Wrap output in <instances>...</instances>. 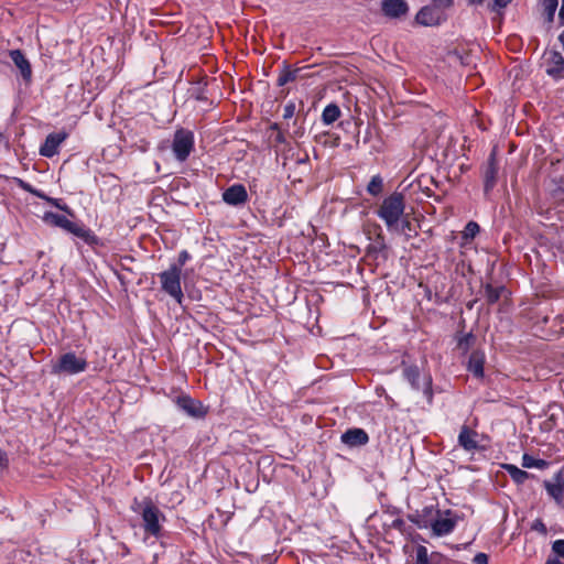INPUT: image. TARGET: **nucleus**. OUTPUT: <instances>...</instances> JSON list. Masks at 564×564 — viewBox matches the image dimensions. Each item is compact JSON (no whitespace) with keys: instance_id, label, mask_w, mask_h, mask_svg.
Segmentation results:
<instances>
[{"instance_id":"obj_1","label":"nucleus","mask_w":564,"mask_h":564,"mask_svg":"<svg viewBox=\"0 0 564 564\" xmlns=\"http://www.w3.org/2000/svg\"><path fill=\"white\" fill-rule=\"evenodd\" d=\"M405 197L400 192L387 196L377 210V216L383 220L387 229H394L405 215Z\"/></svg>"},{"instance_id":"obj_2","label":"nucleus","mask_w":564,"mask_h":564,"mask_svg":"<svg viewBox=\"0 0 564 564\" xmlns=\"http://www.w3.org/2000/svg\"><path fill=\"white\" fill-rule=\"evenodd\" d=\"M132 510L139 513L143 520V529L147 534L159 536L162 530L161 520L165 517L161 510L154 505L151 498H144L139 501L134 499Z\"/></svg>"},{"instance_id":"obj_3","label":"nucleus","mask_w":564,"mask_h":564,"mask_svg":"<svg viewBox=\"0 0 564 564\" xmlns=\"http://www.w3.org/2000/svg\"><path fill=\"white\" fill-rule=\"evenodd\" d=\"M182 270L176 264H172L167 270L159 274L161 288L170 296L175 299L177 303H182L183 291L181 286Z\"/></svg>"},{"instance_id":"obj_4","label":"nucleus","mask_w":564,"mask_h":564,"mask_svg":"<svg viewBox=\"0 0 564 564\" xmlns=\"http://www.w3.org/2000/svg\"><path fill=\"white\" fill-rule=\"evenodd\" d=\"M87 368V361L83 357L76 356L75 352L69 351L63 354L58 361L53 366V373H66L76 375L85 371Z\"/></svg>"},{"instance_id":"obj_5","label":"nucleus","mask_w":564,"mask_h":564,"mask_svg":"<svg viewBox=\"0 0 564 564\" xmlns=\"http://www.w3.org/2000/svg\"><path fill=\"white\" fill-rule=\"evenodd\" d=\"M194 148V134L192 131L185 129L176 130L172 143V150L175 158L184 162L191 154Z\"/></svg>"},{"instance_id":"obj_6","label":"nucleus","mask_w":564,"mask_h":564,"mask_svg":"<svg viewBox=\"0 0 564 564\" xmlns=\"http://www.w3.org/2000/svg\"><path fill=\"white\" fill-rule=\"evenodd\" d=\"M547 495L554 502L563 508L564 507V468H561L550 480L543 481Z\"/></svg>"},{"instance_id":"obj_7","label":"nucleus","mask_w":564,"mask_h":564,"mask_svg":"<svg viewBox=\"0 0 564 564\" xmlns=\"http://www.w3.org/2000/svg\"><path fill=\"white\" fill-rule=\"evenodd\" d=\"M175 404L180 410L192 417H204L207 413L206 409L198 400H195L187 394L176 397Z\"/></svg>"},{"instance_id":"obj_8","label":"nucleus","mask_w":564,"mask_h":564,"mask_svg":"<svg viewBox=\"0 0 564 564\" xmlns=\"http://www.w3.org/2000/svg\"><path fill=\"white\" fill-rule=\"evenodd\" d=\"M381 12L388 19H402L408 15L410 7L405 0H381Z\"/></svg>"},{"instance_id":"obj_9","label":"nucleus","mask_w":564,"mask_h":564,"mask_svg":"<svg viewBox=\"0 0 564 564\" xmlns=\"http://www.w3.org/2000/svg\"><path fill=\"white\" fill-rule=\"evenodd\" d=\"M445 513L447 517L441 518V511L436 510L437 518L431 519V529L436 536L449 534L457 524V517H449L452 514L451 510H447Z\"/></svg>"},{"instance_id":"obj_10","label":"nucleus","mask_w":564,"mask_h":564,"mask_svg":"<svg viewBox=\"0 0 564 564\" xmlns=\"http://www.w3.org/2000/svg\"><path fill=\"white\" fill-rule=\"evenodd\" d=\"M417 24L423 26H436L443 21V14L437 7L425 6L415 15Z\"/></svg>"},{"instance_id":"obj_11","label":"nucleus","mask_w":564,"mask_h":564,"mask_svg":"<svg viewBox=\"0 0 564 564\" xmlns=\"http://www.w3.org/2000/svg\"><path fill=\"white\" fill-rule=\"evenodd\" d=\"M223 200L231 206H239L248 200V193L242 184H234L223 193Z\"/></svg>"},{"instance_id":"obj_12","label":"nucleus","mask_w":564,"mask_h":564,"mask_svg":"<svg viewBox=\"0 0 564 564\" xmlns=\"http://www.w3.org/2000/svg\"><path fill=\"white\" fill-rule=\"evenodd\" d=\"M498 175V163L496 160V153L492 151L487 160L486 167L484 170V191L489 193L497 184Z\"/></svg>"},{"instance_id":"obj_13","label":"nucleus","mask_w":564,"mask_h":564,"mask_svg":"<svg viewBox=\"0 0 564 564\" xmlns=\"http://www.w3.org/2000/svg\"><path fill=\"white\" fill-rule=\"evenodd\" d=\"M66 138V132L50 133L40 148V154L45 158L54 156L57 153L58 147Z\"/></svg>"},{"instance_id":"obj_14","label":"nucleus","mask_w":564,"mask_h":564,"mask_svg":"<svg viewBox=\"0 0 564 564\" xmlns=\"http://www.w3.org/2000/svg\"><path fill=\"white\" fill-rule=\"evenodd\" d=\"M341 442L349 447L364 446L369 442L367 432L362 429L354 427L341 434Z\"/></svg>"},{"instance_id":"obj_15","label":"nucleus","mask_w":564,"mask_h":564,"mask_svg":"<svg viewBox=\"0 0 564 564\" xmlns=\"http://www.w3.org/2000/svg\"><path fill=\"white\" fill-rule=\"evenodd\" d=\"M13 64L19 68L21 76L25 82H30L32 78V67L29 59L25 57L21 50H11L9 52Z\"/></svg>"},{"instance_id":"obj_16","label":"nucleus","mask_w":564,"mask_h":564,"mask_svg":"<svg viewBox=\"0 0 564 564\" xmlns=\"http://www.w3.org/2000/svg\"><path fill=\"white\" fill-rule=\"evenodd\" d=\"M477 432L463 425L458 435V444L467 452H473L478 448L476 441Z\"/></svg>"},{"instance_id":"obj_17","label":"nucleus","mask_w":564,"mask_h":564,"mask_svg":"<svg viewBox=\"0 0 564 564\" xmlns=\"http://www.w3.org/2000/svg\"><path fill=\"white\" fill-rule=\"evenodd\" d=\"M66 231L73 234L74 236H76L78 238H80L82 240H84L88 245H96L97 241H98V238L96 237V235L90 229L86 228L82 224H77V223H74L72 220H70Z\"/></svg>"},{"instance_id":"obj_18","label":"nucleus","mask_w":564,"mask_h":564,"mask_svg":"<svg viewBox=\"0 0 564 564\" xmlns=\"http://www.w3.org/2000/svg\"><path fill=\"white\" fill-rule=\"evenodd\" d=\"M485 354L480 350H474L468 359L467 369L477 379L484 378Z\"/></svg>"},{"instance_id":"obj_19","label":"nucleus","mask_w":564,"mask_h":564,"mask_svg":"<svg viewBox=\"0 0 564 564\" xmlns=\"http://www.w3.org/2000/svg\"><path fill=\"white\" fill-rule=\"evenodd\" d=\"M390 232L403 235L406 240L411 239L412 237L417 235V231L415 227L412 225V223L409 219V215L405 214L402 219L398 223L397 228L389 229Z\"/></svg>"},{"instance_id":"obj_20","label":"nucleus","mask_w":564,"mask_h":564,"mask_svg":"<svg viewBox=\"0 0 564 564\" xmlns=\"http://www.w3.org/2000/svg\"><path fill=\"white\" fill-rule=\"evenodd\" d=\"M539 6L545 22L552 24L558 7V0H539Z\"/></svg>"},{"instance_id":"obj_21","label":"nucleus","mask_w":564,"mask_h":564,"mask_svg":"<svg viewBox=\"0 0 564 564\" xmlns=\"http://www.w3.org/2000/svg\"><path fill=\"white\" fill-rule=\"evenodd\" d=\"M502 292H505V286L495 288L490 283H487L484 286V296L489 305L497 303L500 300Z\"/></svg>"},{"instance_id":"obj_22","label":"nucleus","mask_w":564,"mask_h":564,"mask_svg":"<svg viewBox=\"0 0 564 564\" xmlns=\"http://www.w3.org/2000/svg\"><path fill=\"white\" fill-rule=\"evenodd\" d=\"M341 115L339 107L336 104L327 105L322 113V121L325 124L334 123Z\"/></svg>"},{"instance_id":"obj_23","label":"nucleus","mask_w":564,"mask_h":564,"mask_svg":"<svg viewBox=\"0 0 564 564\" xmlns=\"http://www.w3.org/2000/svg\"><path fill=\"white\" fill-rule=\"evenodd\" d=\"M505 469L508 471L511 479L519 485L524 484L527 479L532 477V475H530L528 471L520 469L514 465H505Z\"/></svg>"},{"instance_id":"obj_24","label":"nucleus","mask_w":564,"mask_h":564,"mask_svg":"<svg viewBox=\"0 0 564 564\" xmlns=\"http://www.w3.org/2000/svg\"><path fill=\"white\" fill-rule=\"evenodd\" d=\"M403 377L415 390L420 389V370L416 366H405L403 368Z\"/></svg>"},{"instance_id":"obj_25","label":"nucleus","mask_w":564,"mask_h":564,"mask_svg":"<svg viewBox=\"0 0 564 564\" xmlns=\"http://www.w3.org/2000/svg\"><path fill=\"white\" fill-rule=\"evenodd\" d=\"M300 73V69H291L288 66H284L283 69L280 72L279 77L276 79L278 86H284L288 83L295 82L297 79V75Z\"/></svg>"},{"instance_id":"obj_26","label":"nucleus","mask_w":564,"mask_h":564,"mask_svg":"<svg viewBox=\"0 0 564 564\" xmlns=\"http://www.w3.org/2000/svg\"><path fill=\"white\" fill-rule=\"evenodd\" d=\"M44 220L64 230L67 229L70 220L63 215L47 212L44 214Z\"/></svg>"},{"instance_id":"obj_27","label":"nucleus","mask_w":564,"mask_h":564,"mask_svg":"<svg viewBox=\"0 0 564 564\" xmlns=\"http://www.w3.org/2000/svg\"><path fill=\"white\" fill-rule=\"evenodd\" d=\"M522 466L524 468H539V469H544L549 466V462L544 460V459H536L532 456H530L529 454H524L522 456Z\"/></svg>"},{"instance_id":"obj_28","label":"nucleus","mask_w":564,"mask_h":564,"mask_svg":"<svg viewBox=\"0 0 564 564\" xmlns=\"http://www.w3.org/2000/svg\"><path fill=\"white\" fill-rule=\"evenodd\" d=\"M383 188V181L380 175H375L371 177L368 186L367 192L372 196H378Z\"/></svg>"},{"instance_id":"obj_29","label":"nucleus","mask_w":564,"mask_h":564,"mask_svg":"<svg viewBox=\"0 0 564 564\" xmlns=\"http://www.w3.org/2000/svg\"><path fill=\"white\" fill-rule=\"evenodd\" d=\"M552 63L554 64L555 67L552 69H547V74H550V75H553L554 73H558L563 69L564 57L562 56L561 53L554 52L552 54Z\"/></svg>"},{"instance_id":"obj_30","label":"nucleus","mask_w":564,"mask_h":564,"mask_svg":"<svg viewBox=\"0 0 564 564\" xmlns=\"http://www.w3.org/2000/svg\"><path fill=\"white\" fill-rule=\"evenodd\" d=\"M427 549L423 545L416 547L415 564H430Z\"/></svg>"},{"instance_id":"obj_31","label":"nucleus","mask_w":564,"mask_h":564,"mask_svg":"<svg viewBox=\"0 0 564 564\" xmlns=\"http://www.w3.org/2000/svg\"><path fill=\"white\" fill-rule=\"evenodd\" d=\"M512 0H492V3H489L488 8L491 12H500L502 9L507 8Z\"/></svg>"},{"instance_id":"obj_32","label":"nucleus","mask_w":564,"mask_h":564,"mask_svg":"<svg viewBox=\"0 0 564 564\" xmlns=\"http://www.w3.org/2000/svg\"><path fill=\"white\" fill-rule=\"evenodd\" d=\"M479 232V226L475 221H469L464 230L465 238H474Z\"/></svg>"},{"instance_id":"obj_33","label":"nucleus","mask_w":564,"mask_h":564,"mask_svg":"<svg viewBox=\"0 0 564 564\" xmlns=\"http://www.w3.org/2000/svg\"><path fill=\"white\" fill-rule=\"evenodd\" d=\"M411 522L415 523L419 528H429L431 527V520H427L425 516H411L410 517Z\"/></svg>"},{"instance_id":"obj_34","label":"nucleus","mask_w":564,"mask_h":564,"mask_svg":"<svg viewBox=\"0 0 564 564\" xmlns=\"http://www.w3.org/2000/svg\"><path fill=\"white\" fill-rule=\"evenodd\" d=\"M20 187L39 198H46V195L43 192L33 188L29 183L24 181H20Z\"/></svg>"},{"instance_id":"obj_35","label":"nucleus","mask_w":564,"mask_h":564,"mask_svg":"<svg viewBox=\"0 0 564 564\" xmlns=\"http://www.w3.org/2000/svg\"><path fill=\"white\" fill-rule=\"evenodd\" d=\"M43 199L46 200L47 203L52 204L56 208L70 214L69 207L65 204H61V199L52 198V197H48L47 195H46V198H43Z\"/></svg>"},{"instance_id":"obj_36","label":"nucleus","mask_w":564,"mask_h":564,"mask_svg":"<svg viewBox=\"0 0 564 564\" xmlns=\"http://www.w3.org/2000/svg\"><path fill=\"white\" fill-rule=\"evenodd\" d=\"M295 104L290 101L283 108V119H291L295 113Z\"/></svg>"},{"instance_id":"obj_37","label":"nucleus","mask_w":564,"mask_h":564,"mask_svg":"<svg viewBox=\"0 0 564 564\" xmlns=\"http://www.w3.org/2000/svg\"><path fill=\"white\" fill-rule=\"evenodd\" d=\"M552 550L557 556L564 557V540L554 541Z\"/></svg>"},{"instance_id":"obj_38","label":"nucleus","mask_w":564,"mask_h":564,"mask_svg":"<svg viewBox=\"0 0 564 564\" xmlns=\"http://www.w3.org/2000/svg\"><path fill=\"white\" fill-rule=\"evenodd\" d=\"M474 336L471 334L465 335L459 341L458 347L463 350H467L473 341Z\"/></svg>"},{"instance_id":"obj_39","label":"nucleus","mask_w":564,"mask_h":564,"mask_svg":"<svg viewBox=\"0 0 564 564\" xmlns=\"http://www.w3.org/2000/svg\"><path fill=\"white\" fill-rule=\"evenodd\" d=\"M292 124H293L294 130L291 133V137L293 139L303 137L304 128L301 124H299L297 119H295Z\"/></svg>"},{"instance_id":"obj_40","label":"nucleus","mask_w":564,"mask_h":564,"mask_svg":"<svg viewBox=\"0 0 564 564\" xmlns=\"http://www.w3.org/2000/svg\"><path fill=\"white\" fill-rule=\"evenodd\" d=\"M531 529L534 530V531H538L542 534H546L547 532V529L545 527V524L543 523V521L541 519H536L532 525H531Z\"/></svg>"},{"instance_id":"obj_41","label":"nucleus","mask_w":564,"mask_h":564,"mask_svg":"<svg viewBox=\"0 0 564 564\" xmlns=\"http://www.w3.org/2000/svg\"><path fill=\"white\" fill-rule=\"evenodd\" d=\"M192 95L197 100H202V101L207 100V97H206V95L204 93V88L203 87L195 88Z\"/></svg>"},{"instance_id":"obj_42","label":"nucleus","mask_w":564,"mask_h":564,"mask_svg":"<svg viewBox=\"0 0 564 564\" xmlns=\"http://www.w3.org/2000/svg\"><path fill=\"white\" fill-rule=\"evenodd\" d=\"M473 562L474 564H488V556L485 553H477Z\"/></svg>"},{"instance_id":"obj_43","label":"nucleus","mask_w":564,"mask_h":564,"mask_svg":"<svg viewBox=\"0 0 564 564\" xmlns=\"http://www.w3.org/2000/svg\"><path fill=\"white\" fill-rule=\"evenodd\" d=\"M189 259V253L186 251V250H183L180 254H178V264H176L177 267H180V269L182 270V267L186 263V261Z\"/></svg>"},{"instance_id":"obj_44","label":"nucleus","mask_w":564,"mask_h":564,"mask_svg":"<svg viewBox=\"0 0 564 564\" xmlns=\"http://www.w3.org/2000/svg\"><path fill=\"white\" fill-rule=\"evenodd\" d=\"M8 465V458L6 453L0 449V471H2Z\"/></svg>"},{"instance_id":"obj_45","label":"nucleus","mask_w":564,"mask_h":564,"mask_svg":"<svg viewBox=\"0 0 564 564\" xmlns=\"http://www.w3.org/2000/svg\"><path fill=\"white\" fill-rule=\"evenodd\" d=\"M274 140H275L276 143H280V144L286 142L285 135H284V133L282 131L276 132V135H275Z\"/></svg>"},{"instance_id":"obj_46","label":"nucleus","mask_w":564,"mask_h":564,"mask_svg":"<svg viewBox=\"0 0 564 564\" xmlns=\"http://www.w3.org/2000/svg\"><path fill=\"white\" fill-rule=\"evenodd\" d=\"M438 6L448 8L453 4V0H434Z\"/></svg>"},{"instance_id":"obj_47","label":"nucleus","mask_w":564,"mask_h":564,"mask_svg":"<svg viewBox=\"0 0 564 564\" xmlns=\"http://www.w3.org/2000/svg\"><path fill=\"white\" fill-rule=\"evenodd\" d=\"M558 20H560V24L564 25V0H562V6H561L560 12H558Z\"/></svg>"},{"instance_id":"obj_48","label":"nucleus","mask_w":564,"mask_h":564,"mask_svg":"<svg viewBox=\"0 0 564 564\" xmlns=\"http://www.w3.org/2000/svg\"><path fill=\"white\" fill-rule=\"evenodd\" d=\"M470 6H480L485 2V0H467Z\"/></svg>"},{"instance_id":"obj_49","label":"nucleus","mask_w":564,"mask_h":564,"mask_svg":"<svg viewBox=\"0 0 564 564\" xmlns=\"http://www.w3.org/2000/svg\"><path fill=\"white\" fill-rule=\"evenodd\" d=\"M545 564H563V563L558 558L554 557V558H547Z\"/></svg>"},{"instance_id":"obj_50","label":"nucleus","mask_w":564,"mask_h":564,"mask_svg":"<svg viewBox=\"0 0 564 564\" xmlns=\"http://www.w3.org/2000/svg\"><path fill=\"white\" fill-rule=\"evenodd\" d=\"M270 130L279 132V131H281V128H280L279 123L274 122L270 126Z\"/></svg>"},{"instance_id":"obj_51","label":"nucleus","mask_w":564,"mask_h":564,"mask_svg":"<svg viewBox=\"0 0 564 564\" xmlns=\"http://www.w3.org/2000/svg\"><path fill=\"white\" fill-rule=\"evenodd\" d=\"M403 524V521L400 520V519H397L393 521V527L394 528H401V525Z\"/></svg>"},{"instance_id":"obj_52","label":"nucleus","mask_w":564,"mask_h":564,"mask_svg":"<svg viewBox=\"0 0 564 564\" xmlns=\"http://www.w3.org/2000/svg\"><path fill=\"white\" fill-rule=\"evenodd\" d=\"M436 557L438 558L441 557V555L438 553H433L431 556V561L433 562Z\"/></svg>"},{"instance_id":"obj_53","label":"nucleus","mask_w":564,"mask_h":564,"mask_svg":"<svg viewBox=\"0 0 564 564\" xmlns=\"http://www.w3.org/2000/svg\"><path fill=\"white\" fill-rule=\"evenodd\" d=\"M308 161V155H305L304 159L299 160V163H305Z\"/></svg>"},{"instance_id":"obj_54","label":"nucleus","mask_w":564,"mask_h":564,"mask_svg":"<svg viewBox=\"0 0 564 564\" xmlns=\"http://www.w3.org/2000/svg\"><path fill=\"white\" fill-rule=\"evenodd\" d=\"M558 39H560L561 42H564V32L560 35Z\"/></svg>"}]
</instances>
